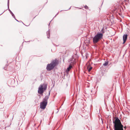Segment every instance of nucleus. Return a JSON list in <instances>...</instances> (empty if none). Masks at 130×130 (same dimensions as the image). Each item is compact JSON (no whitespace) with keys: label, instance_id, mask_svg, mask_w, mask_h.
<instances>
[{"label":"nucleus","instance_id":"obj_1","mask_svg":"<svg viewBox=\"0 0 130 130\" xmlns=\"http://www.w3.org/2000/svg\"><path fill=\"white\" fill-rule=\"evenodd\" d=\"M113 120L114 130H124L123 125L118 117H116L114 120L113 119Z\"/></svg>","mask_w":130,"mask_h":130},{"label":"nucleus","instance_id":"obj_2","mask_svg":"<svg viewBox=\"0 0 130 130\" xmlns=\"http://www.w3.org/2000/svg\"><path fill=\"white\" fill-rule=\"evenodd\" d=\"M103 34L102 33L98 32L93 38V41L94 43L98 42L100 40L103 38Z\"/></svg>","mask_w":130,"mask_h":130},{"label":"nucleus","instance_id":"obj_3","mask_svg":"<svg viewBox=\"0 0 130 130\" xmlns=\"http://www.w3.org/2000/svg\"><path fill=\"white\" fill-rule=\"evenodd\" d=\"M47 87V85L45 84H41L38 88V93L42 95H43L44 91L46 90Z\"/></svg>","mask_w":130,"mask_h":130},{"label":"nucleus","instance_id":"obj_4","mask_svg":"<svg viewBox=\"0 0 130 130\" xmlns=\"http://www.w3.org/2000/svg\"><path fill=\"white\" fill-rule=\"evenodd\" d=\"M70 60L72 61L69 65V67H68L66 69L65 72L66 74V76L67 77H69L70 76L69 75V72L70 70L72 68V65L74 64L75 63V62L74 61H72V60H71V59H70Z\"/></svg>","mask_w":130,"mask_h":130},{"label":"nucleus","instance_id":"obj_5","mask_svg":"<svg viewBox=\"0 0 130 130\" xmlns=\"http://www.w3.org/2000/svg\"><path fill=\"white\" fill-rule=\"evenodd\" d=\"M47 102H45L44 101H42L40 103V108L43 109H44L45 108L47 104Z\"/></svg>","mask_w":130,"mask_h":130},{"label":"nucleus","instance_id":"obj_6","mask_svg":"<svg viewBox=\"0 0 130 130\" xmlns=\"http://www.w3.org/2000/svg\"><path fill=\"white\" fill-rule=\"evenodd\" d=\"M59 63L57 59H55V60H53L51 62V63L54 68V67L58 65Z\"/></svg>","mask_w":130,"mask_h":130},{"label":"nucleus","instance_id":"obj_7","mask_svg":"<svg viewBox=\"0 0 130 130\" xmlns=\"http://www.w3.org/2000/svg\"><path fill=\"white\" fill-rule=\"evenodd\" d=\"M54 68V67L52 64L50 63L47 64L46 67V69L48 71H50L53 69Z\"/></svg>","mask_w":130,"mask_h":130},{"label":"nucleus","instance_id":"obj_8","mask_svg":"<svg viewBox=\"0 0 130 130\" xmlns=\"http://www.w3.org/2000/svg\"><path fill=\"white\" fill-rule=\"evenodd\" d=\"M50 91H49V92L48 93V94L47 95H46L45 96V98L43 99V100L42 101H44L45 102H47V100L49 98V96L50 94Z\"/></svg>","mask_w":130,"mask_h":130},{"label":"nucleus","instance_id":"obj_9","mask_svg":"<svg viewBox=\"0 0 130 130\" xmlns=\"http://www.w3.org/2000/svg\"><path fill=\"white\" fill-rule=\"evenodd\" d=\"M128 37V35L127 34H124L123 36V44H124L126 42Z\"/></svg>","mask_w":130,"mask_h":130},{"label":"nucleus","instance_id":"obj_10","mask_svg":"<svg viewBox=\"0 0 130 130\" xmlns=\"http://www.w3.org/2000/svg\"><path fill=\"white\" fill-rule=\"evenodd\" d=\"M92 68V67H91L90 65H89L87 67V69L89 72L90 71Z\"/></svg>","mask_w":130,"mask_h":130},{"label":"nucleus","instance_id":"obj_11","mask_svg":"<svg viewBox=\"0 0 130 130\" xmlns=\"http://www.w3.org/2000/svg\"><path fill=\"white\" fill-rule=\"evenodd\" d=\"M108 63V61L107 60L105 61V62L103 64V65L104 66H107Z\"/></svg>","mask_w":130,"mask_h":130},{"label":"nucleus","instance_id":"obj_12","mask_svg":"<svg viewBox=\"0 0 130 130\" xmlns=\"http://www.w3.org/2000/svg\"><path fill=\"white\" fill-rule=\"evenodd\" d=\"M118 8H115L113 10V11L114 13H116L118 11Z\"/></svg>","mask_w":130,"mask_h":130},{"label":"nucleus","instance_id":"obj_13","mask_svg":"<svg viewBox=\"0 0 130 130\" xmlns=\"http://www.w3.org/2000/svg\"><path fill=\"white\" fill-rule=\"evenodd\" d=\"M49 30L46 32V34L47 36V38H49L50 37V33L49 32Z\"/></svg>","mask_w":130,"mask_h":130},{"label":"nucleus","instance_id":"obj_14","mask_svg":"<svg viewBox=\"0 0 130 130\" xmlns=\"http://www.w3.org/2000/svg\"><path fill=\"white\" fill-rule=\"evenodd\" d=\"M9 11L11 13V14L12 16L14 18H15V16H14V14L13 13H12V12L11 11L10 9H9Z\"/></svg>","mask_w":130,"mask_h":130},{"label":"nucleus","instance_id":"obj_15","mask_svg":"<svg viewBox=\"0 0 130 130\" xmlns=\"http://www.w3.org/2000/svg\"><path fill=\"white\" fill-rule=\"evenodd\" d=\"M100 32H101V33H104L105 32V29L104 28H103L101 31Z\"/></svg>","mask_w":130,"mask_h":130},{"label":"nucleus","instance_id":"obj_16","mask_svg":"<svg viewBox=\"0 0 130 130\" xmlns=\"http://www.w3.org/2000/svg\"><path fill=\"white\" fill-rule=\"evenodd\" d=\"M14 19L17 21V22H22L23 24H24L23 23V22L21 21H19V20H17L16 18H15H15H14Z\"/></svg>","mask_w":130,"mask_h":130},{"label":"nucleus","instance_id":"obj_17","mask_svg":"<svg viewBox=\"0 0 130 130\" xmlns=\"http://www.w3.org/2000/svg\"><path fill=\"white\" fill-rule=\"evenodd\" d=\"M9 0H8L7 2V7L8 9L9 10Z\"/></svg>","mask_w":130,"mask_h":130},{"label":"nucleus","instance_id":"obj_18","mask_svg":"<svg viewBox=\"0 0 130 130\" xmlns=\"http://www.w3.org/2000/svg\"><path fill=\"white\" fill-rule=\"evenodd\" d=\"M84 8H85L86 9H88V6H87L86 5L85 7H84Z\"/></svg>","mask_w":130,"mask_h":130},{"label":"nucleus","instance_id":"obj_19","mask_svg":"<svg viewBox=\"0 0 130 130\" xmlns=\"http://www.w3.org/2000/svg\"><path fill=\"white\" fill-rule=\"evenodd\" d=\"M65 75H66V73H64V76H62V78L63 79H65Z\"/></svg>","mask_w":130,"mask_h":130},{"label":"nucleus","instance_id":"obj_20","mask_svg":"<svg viewBox=\"0 0 130 130\" xmlns=\"http://www.w3.org/2000/svg\"><path fill=\"white\" fill-rule=\"evenodd\" d=\"M84 128L86 129L87 130H89V129L87 127V126H86L85 127H84Z\"/></svg>","mask_w":130,"mask_h":130},{"label":"nucleus","instance_id":"obj_21","mask_svg":"<svg viewBox=\"0 0 130 130\" xmlns=\"http://www.w3.org/2000/svg\"><path fill=\"white\" fill-rule=\"evenodd\" d=\"M22 98H23L24 99V100H25L26 99V97L24 96H22Z\"/></svg>","mask_w":130,"mask_h":130},{"label":"nucleus","instance_id":"obj_22","mask_svg":"<svg viewBox=\"0 0 130 130\" xmlns=\"http://www.w3.org/2000/svg\"><path fill=\"white\" fill-rule=\"evenodd\" d=\"M123 127L125 129H126V126H123Z\"/></svg>","mask_w":130,"mask_h":130},{"label":"nucleus","instance_id":"obj_23","mask_svg":"<svg viewBox=\"0 0 130 130\" xmlns=\"http://www.w3.org/2000/svg\"><path fill=\"white\" fill-rule=\"evenodd\" d=\"M71 7H70V8H69L67 10H66V11H67V10H70V9H71Z\"/></svg>","mask_w":130,"mask_h":130},{"label":"nucleus","instance_id":"obj_24","mask_svg":"<svg viewBox=\"0 0 130 130\" xmlns=\"http://www.w3.org/2000/svg\"><path fill=\"white\" fill-rule=\"evenodd\" d=\"M59 12H58L55 15L54 17H55L58 14Z\"/></svg>","mask_w":130,"mask_h":130},{"label":"nucleus","instance_id":"obj_25","mask_svg":"<svg viewBox=\"0 0 130 130\" xmlns=\"http://www.w3.org/2000/svg\"><path fill=\"white\" fill-rule=\"evenodd\" d=\"M5 11H4L3 13H1V14H0V15H1Z\"/></svg>","mask_w":130,"mask_h":130},{"label":"nucleus","instance_id":"obj_26","mask_svg":"<svg viewBox=\"0 0 130 130\" xmlns=\"http://www.w3.org/2000/svg\"><path fill=\"white\" fill-rule=\"evenodd\" d=\"M8 115H7V118H8Z\"/></svg>","mask_w":130,"mask_h":130},{"label":"nucleus","instance_id":"obj_27","mask_svg":"<svg viewBox=\"0 0 130 130\" xmlns=\"http://www.w3.org/2000/svg\"><path fill=\"white\" fill-rule=\"evenodd\" d=\"M54 86V85L53 86V87Z\"/></svg>","mask_w":130,"mask_h":130},{"label":"nucleus","instance_id":"obj_28","mask_svg":"<svg viewBox=\"0 0 130 130\" xmlns=\"http://www.w3.org/2000/svg\"><path fill=\"white\" fill-rule=\"evenodd\" d=\"M41 121H41H41H40V123H41Z\"/></svg>","mask_w":130,"mask_h":130},{"label":"nucleus","instance_id":"obj_29","mask_svg":"<svg viewBox=\"0 0 130 130\" xmlns=\"http://www.w3.org/2000/svg\"><path fill=\"white\" fill-rule=\"evenodd\" d=\"M24 25H25V26H27V25H25L24 24Z\"/></svg>","mask_w":130,"mask_h":130},{"label":"nucleus","instance_id":"obj_30","mask_svg":"<svg viewBox=\"0 0 130 130\" xmlns=\"http://www.w3.org/2000/svg\"><path fill=\"white\" fill-rule=\"evenodd\" d=\"M24 25H25V26H27V25H25L24 24Z\"/></svg>","mask_w":130,"mask_h":130},{"label":"nucleus","instance_id":"obj_31","mask_svg":"<svg viewBox=\"0 0 130 130\" xmlns=\"http://www.w3.org/2000/svg\"><path fill=\"white\" fill-rule=\"evenodd\" d=\"M24 25H25V26H27V25H25L24 24Z\"/></svg>","mask_w":130,"mask_h":130},{"label":"nucleus","instance_id":"obj_32","mask_svg":"<svg viewBox=\"0 0 130 130\" xmlns=\"http://www.w3.org/2000/svg\"><path fill=\"white\" fill-rule=\"evenodd\" d=\"M50 23H49V24L48 25H50Z\"/></svg>","mask_w":130,"mask_h":130},{"label":"nucleus","instance_id":"obj_33","mask_svg":"<svg viewBox=\"0 0 130 130\" xmlns=\"http://www.w3.org/2000/svg\"><path fill=\"white\" fill-rule=\"evenodd\" d=\"M92 90H91V92H92Z\"/></svg>","mask_w":130,"mask_h":130},{"label":"nucleus","instance_id":"obj_34","mask_svg":"<svg viewBox=\"0 0 130 130\" xmlns=\"http://www.w3.org/2000/svg\"><path fill=\"white\" fill-rule=\"evenodd\" d=\"M61 11H62V10H61V11H60V12H61Z\"/></svg>","mask_w":130,"mask_h":130},{"label":"nucleus","instance_id":"obj_35","mask_svg":"<svg viewBox=\"0 0 130 130\" xmlns=\"http://www.w3.org/2000/svg\"><path fill=\"white\" fill-rule=\"evenodd\" d=\"M54 44V45H55V44Z\"/></svg>","mask_w":130,"mask_h":130},{"label":"nucleus","instance_id":"obj_36","mask_svg":"<svg viewBox=\"0 0 130 130\" xmlns=\"http://www.w3.org/2000/svg\"><path fill=\"white\" fill-rule=\"evenodd\" d=\"M13 119V117L12 118V119Z\"/></svg>","mask_w":130,"mask_h":130}]
</instances>
